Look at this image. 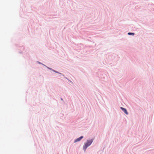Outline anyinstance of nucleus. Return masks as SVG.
<instances>
[{"mask_svg":"<svg viewBox=\"0 0 154 154\" xmlns=\"http://www.w3.org/2000/svg\"><path fill=\"white\" fill-rule=\"evenodd\" d=\"M93 142V140H88L87 143L83 146V149L85 150Z\"/></svg>","mask_w":154,"mask_h":154,"instance_id":"nucleus-1","label":"nucleus"},{"mask_svg":"<svg viewBox=\"0 0 154 154\" xmlns=\"http://www.w3.org/2000/svg\"><path fill=\"white\" fill-rule=\"evenodd\" d=\"M83 138V136H81L79 138H77L76 140H75L74 141V142L75 143L78 141H80L82 138Z\"/></svg>","mask_w":154,"mask_h":154,"instance_id":"nucleus-2","label":"nucleus"},{"mask_svg":"<svg viewBox=\"0 0 154 154\" xmlns=\"http://www.w3.org/2000/svg\"><path fill=\"white\" fill-rule=\"evenodd\" d=\"M121 109L122 110V111H124V112H125V114H126L127 115H128V113L127 112V111L125 109L122 107H121Z\"/></svg>","mask_w":154,"mask_h":154,"instance_id":"nucleus-3","label":"nucleus"},{"mask_svg":"<svg viewBox=\"0 0 154 154\" xmlns=\"http://www.w3.org/2000/svg\"><path fill=\"white\" fill-rule=\"evenodd\" d=\"M128 34L129 35H134V33H131V32H129L128 33Z\"/></svg>","mask_w":154,"mask_h":154,"instance_id":"nucleus-4","label":"nucleus"}]
</instances>
